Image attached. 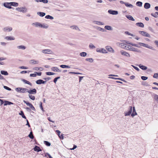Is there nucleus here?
Wrapping results in <instances>:
<instances>
[{
  "mask_svg": "<svg viewBox=\"0 0 158 158\" xmlns=\"http://www.w3.org/2000/svg\"><path fill=\"white\" fill-rule=\"evenodd\" d=\"M121 43H118V46L128 50V42L124 40H121Z\"/></svg>",
  "mask_w": 158,
  "mask_h": 158,
  "instance_id": "1",
  "label": "nucleus"
},
{
  "mask_svg": "<svg viewBox=\"0 0 158 158\" xmlns=\"http://www.w3.org/2000/svg\"><path fill=\"white\" fill-rule=\"evenodd\" d=\"M15 89L16 92L22 93H26L27 91V89L22 87H18L16 88Z\"/></svg>",
  "mask_w": 158,
  "mask_h": 158,
  "instance_id": "2",
  "label": "nucleus"
},
{
  "mask_svg": "<svg viewBox=\"0 0 158 158\" xmlns=\"http://www.w3.org/2000/svg\"><path fill=\"white\" fill-rule=\"evenodd\" d=\"M16 10L18 11L22 12L23 13H25L27 11V9L25 7H17Z\"/></svg>",
  "mask_w": 158,
  "mask_h": 158,
  "instance_id": "3",
  "label": "nucleus"
},
{
  "mask_svg": "<svg viewBox=\"0 0 158 158\" xmlns=\"http://www.w3.org/2000/svg\"><path fill=\"white\" fill-rule=\"evenodd\" d=\"M96 51L98 52L102 53H106L107 52L106 50L104 48H97L96 50Z\"/></svg>",
  "mask_w": 158,
  "mask_h": 158,
  "instance_id": "4",
  "label": "nucleus"
},
{
  "mask_svg": "<svg viewBox=\"0 0 158 158\" xmlns=\"http://www.w3.org/2000/svg\"><path fill=\"white\" fill-rule=\"evenodd\" d=\"M2 30L5 32H9L12 31V28L10 26H6L4 27Z\"/></svg>",
  "mask_w": 158,
  "mask_h": 158,
  "instance_id": "5",
  "label": "nucleus"
},
{
  "mask_svg": "<svg viewBox=\"0 0 158 158\" xmlns=\"http://www.w3.org/2000/svg\"><path fill=\"white\" fill-rule=\"evenodd\" d=\"M139 45L140 46H142L143 47H145L151 49H153V47L152 46H150L148 44H145L143 43H139Z\"/></svg>",
  "mask_w": 158,
  "mask_h": 158,
  "instance_id": "6",
  "label": "nucleus"
},
{
  "mask_svg": "<svg viewBox=\"0 0 158 158\" xmlns=\"http://www.w3.org/2000/svg\"><path fill=\"white\" fill-rule=\"evenodd\" d=\"M139 33L142 35L148 37H150V35L147 32L144 31H139Z\"/></svg>",
  "mask_w": 158,
  "mask_h": 158,
  "instance_id": "7",
  "label": "nucleus"
},
{
  "mask_svg": "<svg viewBox=\"0 0 158 158\" xmlns=\"http://www.w3.org/2000/svg\"><path fill=\"white\" fill-rule=\"evenodd\" d=\"M27 92H28L30 94H36L37 91L35 89H32L28 90L27 89Z\"/></svg>",
  "mask_w": 158,
  "mask_h": 158,
  "instance_id": "8",
  "label": "nucleus"
},
{
  "mask_svg": "<svg viewBox=\"0 0 158 158\" xmlns=\"http://www.w3.org/2000/svg\"><path fill=\"white\" fill-rule=\"evenodd\" d=\"M108 12L110 14L112 15H117L118 14V12L117 11L112 10H109Z\"/></svg>",
  "mask_w": 158,
  "mask_h": 158,
  "instance_id": "9",
  "label": "nucleus"
},
{
  "mask_svg": "<svg viewBox=\"0 0 158 158\" xmlns=\"http://www.w3.org/2000/svg\"><path fill=\"white\" fill-rule=\"evenodd\" d=\"M36 83L38 85H40L41 84H44L46 82V81H44L41 79H39L36 81Z\"/></svg>",
  "mask_w": 158,
  "mask_h": 158,
  "instance_id": "10",
  "label": "nucleus"
},
{
  "mask_svg": "<svg viewBox=\"0 0 158 158\" xmlns=\"http://www.w3.org/2000/svg\"><path fill=\"white\" fill-rule=\"evenodd\" d=\"M42 52L44 54H49L52 52V51L49 49H45L42 50Z\"/></svg>",
  "mask_w": 158,
  "mask_h": 158,
  "instance_id": "11",
  "label": "nucleus"
},
{
  "mask_svg": "<svg viewBox=\"0 0 158 158\" xmlns=\"http://www.w3.org/2000/svg\"><path fill=\"white\" fill-rule=\"evenodd\" d=\"M106 48L108 51L112 53L114 52V50L110 46H106Z\"/></svg>",
  "mask_w": 158,
  "mask_h": 158,
  "instance_id": "12",
  "label": "nucleus"
},
{
  "mask_svg": "<svg viewBox=\"0 0 158 158\" xmlns=\"http://www.w3.org/2000/svg\"><path fill=\"white\" fill-rule=\"evenodd\" d=\"M3 5L5 7L9 9H11L12 8L11 7V6L10 2L4 3L3 4Z\"/></svg>",
  "mask_w": 158,
  "mask_h": 158,
  "instance_id": "13",
  "label": "nucleus"
},
{
  "mask_svg": "<svg viewBox=\"0 0 158 158\" xmlns=\"http://www.w3.org/2000/svg\"><path fill=\"white\" fill-rule=\"evenodd\" d=\"M30 63L32 64H37L39 63V61L33 59L30 61Z\"/></svg>",
  "mask_w": 158,
  "mask_h": 158,
  "instance_id": "14",
  "label": "nucleus"
},
{
  "mask_svg": "<svg viewBox=\"0 0 158 158\" xmlns=\"http://www.w3.org/2000/svg\"><path fill=\"white\" fill-rule=\"evenodd\" d=\"M93 22L94 23L99 25H104V24L103 22L97 21H94Z\"/></svg>",
  "mask_w": 158,
  "mask_h": 158,
  "instance_id": "15",
  "label": "nucleus"
},
{
  "mask_svg": "<svg viewBox=\"0 0 158 158\" xmlns=\"http://www.w3.org/2000/svg\"><path fill=\"white\" fill-rule=\"evenodd\" d=\"M5 39L8 40H14L15 39V38L13 36H6L4 38Z\"/></svg>",
  "mask_w": 158,
  "mask_h": 158,
  "instance_id": "16",
  "label": "nucleus"
},
{
  "mask_svg": "<svg viewBox=\"0 0 158 158\" xmlns=\"http://www.w3.org/2000/svg\"><path fill=\"white\" fill-rule=\"evenodd\" d=\"M41 23L39 22H35L32 23V25L35 26L36 27H40Z\"/></svg>",
  "mask_w": 158,
  "mask_h": 158,
  "instance_id": "17",
  "label": "nucleus"
},
{
  "mask_svg": "<svg viewBox=\"0 0 158 158\" xmlns=\"http://www.w3.org/2000/svg\"><path fill=\"white\" fill-rule=\"evenodd\" d=\"M137 114L136 112L135 107H133V110H132V113L131 114V116L132 117H133L135 116Z\"/></svg>",
  "mask_w": 158,
  "mask_h": 158,
  "instance_id": "18",
  "label": "nucleus"
},
{
  "mask_svg": "<svg viewBox=\"0 0 158 158\" xmlns=\"http://www.w3.org/2000/svg\"><path fill=\"white\" fill-rule=\"evenodd\" d=\"M34 150L35 151L37 152H39L41 151V149L40 147L36 145L34 147Z\"/></svg>",
  "mask_w": 158,
  "mask_h": 158,
  "instance_id": "19",
  "label": "nucleus"
},
{
  "mask_svg": "<svg viewBox=\"0 0 158 158\" xmlns=\"http://www.w3.org/2000/svg\"><path fill=\"white\" fill-rule=\"evenodd\" d=\"M51 69L52 70L55 72H60L61 71L60 70L56 67H52Z\"/></svg>",
  "mask_w": 158,
  "mask_h": 158,
  "instance_id": "20",
  "label": "nucleus"
},
{
  "mask_svg": "<svg viewBox=\"0 0 158 158\" xmlns=\"http://www.w3.org/2000/svg\"><path fill=\"white\" fill-rule=\"evenodd\" d=\"M151 5L150 3L146 2L144 4V8L146 9H148L150 7Z\"/></svg>",
  "mask_w": 158,
  "mask_h": 158,
  "instance_id": "21",
  "label": "nucleus"
},
{
  "mask_svg": "<svg viewBox=\"0 0 158 158\" xmlns=\"http://www.w3.org/2000/svg\"><path fill=\"white\" fill-rule=\"evenodd\" d=\"M70 28L72 29H74L76 30H78L79 31H80V30L78 28V27L77 26H72L70 27Z\"/></svg>",
  "mask_w": 158,
  "mask_h": 158,
  "instance_id": "22",
  "label": "nucleus"
},
{
  "mask_svg": "<svg viewBox=\"0 0 158 158\" xmlns=\"http://www.w3.org/2000/svg\"><path fill=\"white\" fill-rule=\"evenodd\" d=\"M17 48L18 49H21L24 50L26 49V47L24 45H21L18 46H17Z\"/></svg>",
  "mask_w": 158,
  "mask_h": 158,
  "instance_id": "23",
  "label": "nucleus"
},
{
  "mask_svg": "<svg viewBox=\"0 0 158 158\" xmlns=\"http://www.w3.org/2000/svg\"><path fill=\"white\" fill-rule=\"evenodd\" d=\"M37 14L40 16L42 17L44 16L46 14L44 12H37Z\"/></svg>",
  "mask_w": 158,
  "mask_h": 158,
  "instance_id": "24",
  "label": "nucleus"
},
{
  "mask_svg": "<svg viewBox=\"0 0 158 158\" xmlns=\"http://www.w3.org/2000/svg\"><path fill=\"white\" fill-rule=\"evenodd\" d=\"M22 81L25 84H27L28 85H30L31 86L32 85V84L31 82H30L29 81L23 79L22 80Z\"/></svg>",
  "mask_w": 158,
  "mask_h": 158,
  "instance_id": "25",
  "label": "nucleus"
},
{
  "mask_svg": "<svg viewBox=\"0 0 158 158\" xmlns=\"http://www.w3.org/2000/svg\"><path fill=\"white\" fill-rule=\"evenodd\" d=\"M11 104H13V103L12 102L7 101H4V106H6L7 105H10Z\"/></svg>",
  "mask_w": 158,
  "mask_h": 158,
  "instance_id": "26",
  "label": "nucleus"
},
{
  "mask_svg": "<svg viewBox=\"0 0 158 158\" xmlns=\"http://www.w3.org/2000/svg\"><path fill=\"white\" fill-rule=\"evenodd\" d=\"M139 66L140 68H141V69L143 70H146L147 69V67L145 66L144 65H142L141 64H140L139 65Z\"/></svg>",
  "mask_w": 158,
  "mask_h": 158,
  "instance_id": "27",
  "label": "nucleus"
},
{
  "mask_svg": "<svg viewBox=\"0 0 158 158\" xmlns=\"http://www.w3.org/2000/svg\"><path fill=\"white\" fill-rule=\"evenodd\" d=\"M48 27V25L47 24H41L40 27L46 29Z\"/></svg>",
  "mask_w": 158,
  "mask_h": 158,
  "instance_id": "28",
  "label": "nucleus"
},
{
  "mask_svg": "<svg viewBox=\"0 0 158 158\" xmlns=\"http://www.w3.org/2000/svg\"><path fill=\"white\" fill-rule=\"evenodd\" d=\"M105 29L108 30H112V28L110 26H105Z\"/></svg>",
  "mask_w": 158,
  "mask_h": 158,
  "instance_id": "29",
  "label": "nucleus"
},
{
  "mask_svg": "<svg viewBox=\"0 0 158 158\" xmlns=\"http://www.w3.org/2000/svg\"><path fill=\"white\" fill-rule=\"evenodd\" d=\"M129 50L132 51L134 52H138L137 50V49L136 48L133 47H130V46H129Z\"/></svg>",
  "mask_w": 158,
  "mask_h": 158,
  "instance_id": "30",
  "label": "nucleus"
},
{
  "mask_svg": "<svg viewBox=\"0 0 158 158\" xmlns=\"http://www.w3.org/2000/svg\"><path fill=\"white\" fill-rule=\"evenodd\" d=\"M136 25L140 27H144V25L143 23H138L136 24Z\"/></svg>",
  "mask_w": 158,
  "mask_h": 158,
  "instance_id": "31",
  "label": "nucleus"
},
{
  "mask_svg": "<svg viewBox=\"0 0 158 158\" xmlns=\"http://www.w3.org/2000/svg\"><path fill=\"white\" fill-rule=\"evenodd\" d=\"M11 6H18V3L15 2H10Z\"/></svg>",
  "mask_w": 158,
  "mask_h": 158,
  "instance_id": "32",
  "label": "nucleus"
},
{
  "mask_svg": "<svg viewBox=\"0 0 158 158\" xmlns=\"http://www.w3.org/2000/svg\"><path fill=\"white\" fill-rule=\"evenodd\" d=\"M60 67L62 68H67L69 69L70 68V67L69 65H60Z\"/></svg>",
  "mask_w": 158,
  "mask_h": 158,
  "instance_id": "33",
  "label": "nucleus"
},
{
  "mask_svg": "<svg viewBox=\"0 0 158 158\" xmlns=\"http://www.w3.org/2000/svg\"><path fill=\"white\" fill-rule=\"evenodd\" d=\"M1 73L2 74L4 75H7L8 74V73L6 71L2 70L1 71Z\"/></svg>",
  "mask_w": 158,
  "mask_h": 158,
  "instance_id": "34",
  "label": "nucleus"
},
{
  "mask_svg": "<svg viewBox=\"0 0 158 158\" xmlns=\"http://www.w3.org/2000/svg\"><path fill=\"white\" fill-rule=\"evenodd\" d=\"M121 52L122 55L125 56H128V53L127 52L123 51H121Z\"/></svg>",
  "mask_w": 158,
  "mask_h": 158,
  "instance_id": "35",
  "label": "nucleus"
},
{
  "mask_svg": "<svg viewBox=\"0 0 158 158\" xmlns=\"http://www.w3.org/2000/svg\"><path fill=\"white\" fill-rule=\"evenodd\" d=\"M45 18L47 19H54V18L52 16H51L49 15H46L45 17Z\"/></svg>",
  "mask_w": 158,
  "mask_h": 158,
  "instance_id": "36",
  "label": "nucleus"
},
{
  "mask_svg": "<svg viewBox=\"0 0 158 158\" xmlns=\"http://www.w3.org/2000/svg\"><path fill=\"white\" fill-rule=\"evenodd\" d=\"M19 114L21 115L23 118L25 119L26 118V116L24 115V113L22 111H20V112L19 113Z\"/></svg>",
  "mask_w": 158,
  "mask_h": 158,
  "instance_id": "37",
  "label": "nucleus"
},
{
  "mask_svg": "<svg viewBox=\"0 0 158 158\" xmlns=\"http://www.w3.org/2000/svg\"><path fill=\"white\" fill-rule=\"evenodd\" d=\"M87 55V53L85 52H82L80 54V55L81 56L85 57Z\"/></svg>",
  "mask_w": 158,
  "mask_h": 158,
  "instance_id": "38",
  "label": "nucleus"
},
{
  "mask_svg": "<svg viewBox=\"0 0 158 158\" xmlns=\"http://www.w3.org/2000/svg\"><path fill=\"white\" fill-rule=\"evenodd\" d=\"M28 137L31 138V139H33L34 138V136L33 135L32 132V131H31L30 132V134L28 135Z\"/></svg>",
  "mask_w": 158,
  "mask_h": 158,
  "instance_id": "39",
  "label": "nucleus"
},
{
  "mask_svg": "<svg viewBox=\"0 0 158 158\" xmlns=\"http://www.w3.org/2000/svg\"><path fill=\"white\" fill-rule=\"evenodd\" d=\"M28 96H29V98L30 99H31L32 100H35V97L34 96H33L31 94H29L28 95Z\"/></svg>",
  "mask_w": 158,
  "mask_h": 158,
  "instance_id": "40",
  "label": "nucleus"
},
{
  "mask_svg": "<svg viewBox=\"0 0 158 158\" xmlns=\"http://www.w3.org/2000/svg\"><path fill=\"white\" fill-rule=\"evenodd\" d=\"M136 5L137 6L141 7L142 5V2H137L136 3Z\"/></svg>",
  "mask_w": 158,
  "mask_h": 158,
  "instance_id": "41",
  "label": "nucleus"
},
{
  "mask_svg": "<svg viewBox=\"0 0 158 158\" xmlns=\"http://www.w3.org/2000/svg\"><path fill=\"white\" fill-rule=\"evenodd\" d=\"M44 143L47 146H50L51 145V143L48 141H44Z\"/></svg>",
  "mask_w": 158,
  "mask_h": 158,
  "instance_id": "42",
  "label": "nucleus"
},
{
  "mask_svg": "<svg viewBox=\"0 0 158 158\" xmlns=\"http://www.w3.org/2000/svg\"><path fill=\"white\" fill-rule=\"evenodd\" d=\"M158 12H156L155 13H152L151 15L155 18H156L158 16Z\"/></svg>",
  "mask_w": 158,
  "mask_h": 158,
  "instance_id": "43",
  "label": "nucleus"
},
{
  "mask_svg": "<svg viewBox=\"0 0 158 158\" xmlns=\"http://www.w3.org/2000/svg\"><path fill=\"white\" fill-rule=\"evenodd\" d=\"M85 60L92 63L93 61V59L92 58H88L85 59Z\"/></svg>",
  "mask_w": 158,
  "mask_h": 158,
  "instance_id": "44",
  "label": "nucleus"
},
{
  "mask_svg": "<svg viewBox=\"0 0 158 158\" xmlns=\"http://www.w3.org/2000/svg\"><path fill=\"white\" fill-rule=\"evenodd\" d=\"M89 47L90 48L94 49L95 48V47L92 43H90L89 46Z\"/></svg>",
  "mask_w": 158,
  "mask_h": 158,
  "instance_id": "45",
  "label": "nucleus"
},
{
  "mask_svg": "<svg viewBox=\"0 0 158 158\" xmlns=\"http://www.w3.org/2000/svg\"><path fill=\"white\" fill-rule=\"evenodd\" d=\"M154 99L158 102V95L155 94L154 96Z\"/></svg>",
  "mask_w": 158,
  "mask_h": 158,
  "instance_id": "46",
  "label": "nucleus"
},
{
  "mask_svg": "<svg viewBox=\"0 0 158 158\" xmlns=\"http://www.w3.org/2000/svg\"><path fill=\"white\" fill-rule=\"evenodd\" d=\"M46 74L48 75H53L54 74V73H52L51 72H46Z\"/></svg>",
  "mask_w": 158,
  "mask_h": 158,
  "instance_id": "47",
  "label": "nucleus"
},
{
  "mask_svg": "<svg viewBox=\"0 0 158 158\" xmlns=\"http://www.w3.org/2000/svg\"><path fill=\"white\" fill-rule=\"evenodd\" d=\"M23 102L24 103H25L27 106H30V105H31V103H30V102H27L25 100L23 101Z\"/></svg>",
  "mask_w": 158,
  "mask_h": 158,
  "instance_id": "48",
  "label": "nucleus"
},
{
  "mask_svg": "<svg viewBox=\"0 0 158 158\" xmlns=\"http://www.w3.org/2000/svg\"><path fill=\"white\" fill-rule=\"evenodd\" d=\"M29 106L31 108V110H33V111H35V108L31 104Z\"/></svg>",
  "mask_w": 158,
  "mask_h": 158,
  "instance_id": "49",
  "label": "nucleus"
},
{
  "mask_svg": "<svg viewBox=\"0 0 158 158\" xmlns=\"http://www.w3.org/2000/svg\"><path fill=\"white\" fill-rule=\"evenodd\" d=\"M153 77L154 78H158V73H155L153 76Z\"/></svg>",
  "mask_w": 158,
  "mask_h": 158,
  "instance_id": "50",
  "label": "nucleus"
},
{
  "mask_svg": "<svg viewBox=\"0 0 158 158\" xmlns=\"http://www.w3.org/2000/svg\"><path fill=\"white\" fill-rule=\"evenodd\" d=\"M141 79L143 80H146L148 79V77L145 76H142L141 77Z\"/></svg>",
  "mask_w": 158,
  "mask_h": 158,
  "instance_id": "51",
  "label": "nucleus"
},
{
  "mask_svg": "<svg viewBox=\"0 0 158 158\" xmlns=\"http://www.w3.org/2000/svg\"><path fill=\"white\" fill-rule=\"evenodd\" d=\"M3 88L6 89L7 90H9V91H10L11 90V89L8 87L7 86H4V87H3Z\"/></svg>",
  "mask_w": 158,
  "mask_h": 158,
  "instance_id": "52",
  "label": "nucleus"
},
{
  "mask_svg": "<svg viewBox=\"0 0 158 158\" xmlns=\"http://www.w3.org/2000/svg\"><path fill=\"white\" fill-rule=\"evenodd\" d=\"M60 77H56L54 78V79L53 81L55 83H56V82L57 81V80L59 78H60Z\"/></svg>",
  "mask_w": 158,
  "mask_h": 158,
  "instance_id": "53",
  "label": "nucleus"
},
{
  "mask_svg": "<svg viewBox=\"0 0 158 158\" xmlns=\"http://www.w3.org/2000/svg\"><path fill=\"white\" fill-rule=\"evenodd\" d=\"M109 78H110L113 79H115V80H120L121 81H123V80L122 79L120 78H114V77H109Z\"/></svg>",
  "mask_w": 158,
  "mask_h": 158,
  "instance_id": "54",
  "label": "nucleus"
},
{
  "mask_svg": "<svg viewBox=\"0 0 158 158\" xmlns=\"http://www.w3.org/2000/svg\"><path fill=\"white\" fill-rule=\"evenodd\" d=\"M30 77H36V74L35 73L31 74L30 75Z\"/></svg>",
  "mask_w": 158,
  "mask_h": 158,
  "instance_id": "55",
  "label": "nucleus"
},
{
  "mask_svg": "<svg viewBox=\"0 0 158 158\" xmlns=\"http://www.w3.org/2000/svg\"><path fill=\"white\" fill-rule=\"evenodd\" d=\"M40 108L41 109V110L43 111H44V110L43 108V106H42V103L41 102H40Z\"/></svg>",
  "mask_w": 158,
  "mask_h": 158,
  "instance_id": "56",
  "label": "nucleus"
},
{
  "mask_svg": "<svg viewBox=\"0 0 158 158\" xmlns=\"http://www.w3.org/2000/svg\"><path fill=\"white\" fill-rule=\"evenodd\" d=\"M129 20H131L132 21H135L134 19L133 18V17L129 15Z\"/></svg>",
  "mask_w": 158,
  "mask_h": 158,
  "instance_id": "57",
  "label": "nucleus"
},
{
  "mask_svg": "<svg viewBox=\"0 0 158 158\" xmlns=\"http://www.w3.org/2000/svg\"><path fill=\"white\" fill-rule=\"evenodd\" d=\"M154 43L156 47L158 48V40H155Z\"/></svg>",
  "mask_w": 158,
  "mask_h": 158,
  "instance_id": "58",
  "label": "nucleus"
},
{
  "mask_svg": "<svg viewBox=\"0 0 158 158\" xmlns=\"http://www.w3.org/2000/svg\"><path fill=\"white\" fill-rule=\"evenodd\" d=\"M51 79V78L50 77H49L44 78H43L44 80H45L46 81H48L49 80Z\"/></svg>",
  "mask_w": 158,
  "mask_h": 158,
  "instance_id": "59",
  "label": "nucleus"
},
{
  "mask_svg": "<svg viewBox=\"0 0 158 158\" xmlns=\"http://www.w3.org/2000/svg\"><path fill=\"white\" fill-rule=\"evenodd\" d=\"M97 29L99 31H104V30L103 28H101L100 27H98V28H97Z\"/></svg>",
  "mask_w": 158,
  "mask_h": 158,
  "instance_id": "60",
  "label": "nucleus"
},
{
  "mask_svg": "<svg viewBox=\"0 0 158 158\" xmlns=\"http://www.w3.org/2000/svg\"><path fill=\"white\" fill-rule=\"evenodd\" d=\"M131 66H132L136 70H137V71H139V69L138 67L133 65H131Z\"/></svg>",
  "mask_w": 158,
  "mask_h": 158,
  "instance_id": "61",
  "label": "nucleus"
},
{
  "mask_svg": "<svg viewBox=\"0 0 158 158\" xmlns=\"http://www.w3.org/2000/svg\"><path fill=\"white\" fill-rule=\"evenodd\" d=\"M19 68L21 69H28V68L26 67H24V66H21L19 67Z\"/></svg>",
  "mask_w": 158,
  "mask_h": 158,
  "instance_id": "62",
  "label": "nucleus"
},
{
  "mask_svg": "<svg viewBox=\"0 0 158 158\" xmlns=\"http://www.w3.org/2000/svg\"><path fill=\"white\" fill-rule=\"evenodd\" d=\"M56 132L57 133V135L58 136H59L60 135V131L58 130H56Z\"/></svg>",
  "mask_w": 158,
  "mask_h": 158,
  "instance_id": "63",
  "label": "nucleus"
},
{
  "mask_svg": "<svg viewBox=\"0 0 158 158\" xmlns=\"http://www.w3.org/2000/svg\"><path fill=\"white\" fill-rule=\"evenodd\" d=\"M64 135L63 134H62L61 135H60L59 136V137L60 139H64Z\"/></svg>",
  "mask_w": 158,
  "mask_h": 158,
  "instance_id": "64",
  "label": "nucleus"
}]
</instances>
